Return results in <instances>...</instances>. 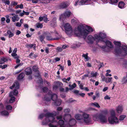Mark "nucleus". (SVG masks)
Wrapping results in <instances>:
<instances>
[{
  "label": "nucleus",
  "mask_w": 127,
  "mask_h": 127,
  "mask_svg": "<svg viewBox=\"0 0 127 127\" xmlns=\"http://www.w3.org/2000/svg\"><path fill=\"white\" fill-rule=\"evenodd\" d=\"M97 73L95 72V73H91V77H96L97 75Z\"/></svg>",
  "instance_id": "obj_47"
},
{
  "label": "nucleus",
  "mask_w": 127,
  "mask_h": 127,
  "mask_svg": "<svg viewBox=\"0 0 127 127\" xmlns=\"http://www.w3.org/2000/svg\"><path fill=\"white\" fill-rule=\"evenodd\" d=\"M122 82L123 84H126L127 83V78L125 76L123 77L122 79Z\"/></svg>",
  "instance_id": "obj_32"
},
{
  "label": "nucleus",
  "mask_w": 127,
  "mask_h": 127,
  "mask_svg": "<svg viewBox=\"0 0 127 127\" xmlns=\"http://www.w3.org/2000/svg\"><path fill=\"white\" fill-rule=\"evenodd\" d=\"M58 66H59L60 67V69H61V70L62 71H63L64 70V66H62L61 65H58Z\"/></svg>",
  "instance_id": "obj_56"
},
{
  "label": "nucleus",
  "mask_w": 127,
  "mask_h": 127,
  "mask_svg": "<svg viewBox=\"0 0 127 127\" xmlns=\"http://www.w3.org/2000/svg\"><path fill=\"white\" fill-rule=\"evenodd\" d=\"M57 19L56 17H54L50 22L51 26H54L56 25Z\"/></svg>",
  "instance_id": "obj_23"
},
{
  "label": "nucleus",
  "mask_w": 127,
  "mask_h": 127,
  "mask_svg": "<svg viewBox=\"0 0 127 127\" xmlns=\"http://www.w3.org/2000/svg\"><path fill=\"white\" fill-rule=\"evenodd\" d=\"M36 27L38 28H41L43 27V25L40 23H37L36 24Z\"/></svg>",
  "instance_id": "obj_36"
},
{
  "label": "nucleus",
  "mask_w": 127,
  "mask_h": 127,
  "mask_svg": "<svg viewBox=\"0 0 127 127\" xmlns=\"http://www.w3.org/2000/svg\"><path fill=\"white\" fill-rule=\"evenodd\" d=\"M110 97L108 95H106L104 97V99H109Z\"/></svg>",
  "instance_id": "obj_61"
},
{
  "label": "nucleus",
  "mask_w": 127,
  "mask_h": 127,
  "mask_svg": "<svg viewBox=\"0 0 127 127\" xmlns=\"http://www.w3.org/2000/svg\"><path fill=\"white\" fill-rule=\"evenodd\" d=\"M115 115V111L112 110L111 112V116L108 118V121L110 124H116L119 123V120Z\"/></svg>",
  "instance_id": "obj_6"
},
{
  "label": "nucleus",
  "mask_w": 127,
  "mask_h": 127,
  "mask_svg": "<svg viewBox=\"0 0 127 127\" xmlns=\"http://www.w3.org/2000/svg\"><path fill=\"white\" fill-rule=\"evenodd\" d=\"M25 74L23 73H21L18 76L17 79L18 80L23 79L24 77Z\"/></svg>",
  "instance_id": "obj_29"
},
{
  "label": "nucleus",
  "mask_w": 127,
  "mask_h": 127,
  "mask_svg": "<svg viewBox=\"0 0 127 127\" xmlns=\"http://www.w3.org/2000/svg\"><path fill=\"white\" fill-rule=\"evenodd\" d=\"M86 2V1H84L83 0L81 1H79V0H77L75 2V6L77 5H83L85 4Z\"/></svg>",
  "instance_id": "obj_19"
},
{
  "label": "nucleus",
  "mask_w": 127,
  "mask_h": 127,
  "mask_svg": "<svg viewBox=\"0 0 127 127\" xmlns=\"http://www.w3.org/2000/svg\"><path fill=\"white\" fill-rule=\"evenodd\" d=\"M72 14V13L70 11H66L63 13V14H62L60 15L59 18L60 20H61L63 15H64L65 17H69Z\"/></svg>",
  "instance_id": "obj_12"
},
{
  "label": "nucleus",
  "mask_w": 127,
  "mask_h": 127,
  "mask_svg": "<svg viewBox=\"0 0 127 127\" xmlns=\"http://www.w3.org/2000/svg\"><path fill=\"white\" fill-rule=\"evenodd\" d=\"M38 2V0H32V2L33 3H36Z\"/></svg>",
  "instance_id": "obj_59"
},
{
  "label": "nucleus",
  "mask_w": 127,
  "mask_h": 127,
  "mask_svg": "<svg viewBox=\"0 0 127 127\" xmlns=\"http://www.w3.org/2000/svg\"><path fill=\"white\" fill-rule=\"evenodd\" d=\"M123 110V107L122 105H119L116 108V111L119 113H121Z\"/></svg>",
  "instance_id": "obj_16"
},
{
  "label": "nucleus",
  "mask_w": 127,
  "mask_h": 127,
  "mask_svg": "<svg viewBox=\"0 0 127 127\" xmlns=\"http://www.w3.org/2000/svg\"><path fill=\"white\" fill-rule=\"evenodd\" d=\"M95 39V38L93 36L89 35L87 37V42L88 43L92 44L93 43Z\"/></svg>",
  "instance_id": "obj_14"
},
{
  "label": "nucleus",
  "mask_w": 127,
  "mask_h": 127,
  "mask_svg": "<svg viewBox=\"0 0 127 127\" xmlns=\"http://www.w3.org/2000/svg\"><path fill=\"white\" fill-rule=\"evenodd\" d=\"M90 105L92 106H94V107L98 108H100V106L99 105V104L97 103L96 102L92 103H91Z\"/></svg>",
  "instance_id": "obj_30"
},
{
  "label": "nucleus",
  "mask_w": 127,
  "mask_h": 127,
  "mask_svg": "<svg viewBox=\"0 0 127 127\" xmlns=\"http://www.w3.org/2000/svg\"><path fill=\"white\" fill-rule=\"evenodd\" d=\"M93 119L95 121H99L102 124L106 123L107 122V118L105 115L103 114H95L93 115Z\"/></svg>",
  "instance_id": "obj_4"
},
{
  "label": "nucleus",
  "mask_w": 127,
  "mask_h": 127,
  "mask_svg": "<svg viewBox=\"0 0 127 127\" xmlns=\"http://www.w3.org/2000/svg\"><path fill=\"white\" fill-rule=\"evenodd\" d=\"M44 38L45 37L41 35L39 37L40 40L41 41H42Z\"/></svg>",
  "instance_id": "obj_51"
},
{
  "label": "nucleus",
  "mask_w": 127,
  "mask_h": 127,
  "mask_svg": "<svg viewBox=\"0 0 127 127\" xmlns=\"http://www.w3.org/2000/svg\"><path fill=\"white\" fill-rule=\"evenodd\" d=\"M49 113H51L48 112L46 114L44 113H42L40 114L38 118L40 119H42L43 118L44 116L45 117V118L44 120L42 122V123L44 122H46L48 120V118H46L47 116V114Z\"/></svg>",
  "instance_id": "obj_13"
},
{
  "label": "nucleus",
  "mask_w": 127,
  "mask_h": 127,
  "mask_svg": "<svg viewBox=\"0 0 127 127\" xmlns=\"http://www.w3.org/2000/svg\"><path fill=\"white\" fill-rule=\"evenodd\" d=\"M19 57L18 56L14 57V58L16 59V62L17 63H18L20 62V60L18 59Z\"/></svg>",
  "instance_id": "obj_50"
},
{
  "label": "nucleus",
  "mask_w": 127,
  "mask_h": 127,
  "mask_svg": "<svg viewBox=\"0 0 127 127\" xmlns=\"http://www.w3.org/2000/svg\"><path fill=\"white\" fill-rule=\"evenodd\" d=\"M26 47L28 48H33L34 50H35V45L30 44L29 43L25 45Z\"/></svg>",
  "instance_id": "obj_22"
},
{
  "label": "nucleus",
  "mask_w": 127,
  "mask_h": 127,
  "mask_svg": "<svg viewBox=\"0 0 127 127\" xmlns=\"http://www.w3.org/2000/svg\"><path fill=\"white\" fill-rule=\"evenodd\" d=\"M106 37V34L101 32L97 33L94 35L95 39L97 40L98 42L103 41V39Z\"/></svg>",
  "instance_id": "obj_7"
},
{
  "label": "nucleus",
  "mask_w": 127,
  "mask_h": 127,
  "mask_svg": "<svg viewBox=\"0 0 127 127\" xmlns=\"http://www.w3.org/2000/svg\"><path fill=\"white\" fill-rule=\"evenodd\" d=\"M70 110L69 108H66L64 109V111L65 113H69Z\"/></svg>",
  "instance_id": "obj_52"
},
{
  "label": "nucleus",
  "mask_w": 127,
  "mask_h": 127,
  "mask_svg": "<svg viewBox=\"0 0 127 127\" xmlns=\"http://www.w3.org/2000/svg\"><path fill=\"white\" fill-rule=\"evenodd\" d=\"M9 38H11L14 36V32H11L10 30H8L7 32Z\"/></svg>",
  "instance_id": "obj_26"
},
{
  "label": "nucleus",
  "mask_w": 127,
  "mask_h": 127,
  "mask_svg": "<svg viewBox=\"0 0 127 127\" xmlns=\"http://www.w3.org/2000/svg\"><path fill=\"white\" fill-rule=\"evenodd\" d=\"M59 113L58 112L53 111V113L47 114L46 118L48 119L46 121L42 123V125H46L49 123L48 124L49 127H58V121L56 120L54 116L58 115Z\"/></svg>",
  "instance_id": "obj_2"
},
{
  "label": "nucleus",
  "mask_w": 127,
  "mask_h": 127,
  "mask_svg": "<svg viewBox=\"0 0 127 127\" xmlns=\"http://www.w3.org/2000/svg\"><path fill=\"white\" fill-rule=\"evenodd\" d=\"M23 64L22 63H20L19 64H17L15 67V69H16L18 67H19V66H22Z\"/></svg>",
  "instance_id": "obj_53"
},
{
  "label": "nucleus",
  "mask_w": 127,
  "mask_h": 127,
  "mask_svg": "<svg viewBox=\"0 0 127 127\" xmlns=\"http://www.w3.org/2000/svg\"><path fill=\"white\" fill-rule=\"evenodd\" d=\"M19 84L18 82L16 81L15 82L13 85L10 87V88L12 89L14 88H15V89L14 90V91L13 93V94L15 95H17L18 94V91L17 89L19 88Z\"/></svg>",
  "instance_id": "obj_9"
},
{
  "label": "nucleus",
  "mask_w": 127,
  "mask_h": 127,
  "mask_svg": "<svg viewBox=\"0 0 127 127\" xmlns=\"http://www.w3.org/2000/svg\"><path fill=\"white\" fill-rule=\"evenodd\" d=\"M29 56L31 58H32L33 57H36V56L33 53H31L29 54Z\"/></svg>",
  "instance_id": "obj_44"
},
{
  "label": "nucleus",
  "mask_w": 127,
  "mask_h": 127,
  "mask_svg": "<svg viewBox=\"0 0 127 127\" xmlns=\"http://www.w3.org/2000/svg\"><path fill=\"white\" fill-rule=\"evenodd\" d=\"M106 77H105L104 76H101V78L103 81L105 82V81L106 80Z\"/></svg>",
  "instance_id": "obj_55"
},
{
  "label": "nucleus",
  "mask_w": 127,
  "mask_h": 127,
  "mask_svg": "<svg viewBox=\"0 0 127 127\" xmlns=\"http://www.w3.org/2000/svg\"><path fill=\"white\" fill-rule=\"evenodd\" d=\"M126 116L125 115H121L119 117V119L120 121H122L126 117Z\"/></svg>",
  "instance_id": "obj_42"
},
{
  "label": "nucleus",
  "mask_w": 127,
  "mask_h": 127,
  "mask_svg": "<svg viewBox=\"0 0 127 127\" xmlns=\"http://www.w3.org/2000/svg\"><path fill=\"white\" fill-rule=\"evenodd\" d=\"M74 93L76 95H79V91L77 90H75L73 91Z\"/></svg>",
  "instance_id": "obj_64"
},
{
  "label": "nucleus",
  "mask_w": 127,
  "mask_h": 127,
  "mask_svg": "<svg viewBox=\"0 0 127 127\" xmlns=\"http://www.w3.org/2000/svg\"><path fill=\"white\" fill-rule=\"evenodd\" d=\"M119 0H110V2L112 4H115L117 3L118 1Z\"/></svg>",
  "instance_id": "obj_41"
},
{
  "label": "nucleus",
  "mask_w": 127,
  "mask_h": 127,
  "mask_svg": "<svg viewBox=\"0 0 127 127\" xmlns=\"http://www.w3.org/2000/svg\"><path fill=\"white\" fill-rule=\"evenodd\" d=\"M66 33L68 35H70L73 32L78 36H82L85 38L90 32L93 31L91 27L87 26H80L75 28L73 31L70 25L68 23L65 24L64 26Z\"/></svg>",
  "instance_id": "obj_1"
},
{
  "label": "nucleus",
  "mask_w": 127,
  "mask_h": 127,
  "mask_svg": "<svg viewBox=\"0 0 127 127\" xmlns=\"http://www.w3.org/2000/svg\"><path fill=\"white\" fill-rule=\"evenodd\" d=\"M8 61V60L4 58H3L1 59H0V62H2L1 63H0V64H2L4 62H5L7 61Z\"/></svg>",
  "instance_id": "obj_39"
},
{
  "label": "nucleus",
  "mask_w": 127,
  "mask_h": 127,
  "mask_svg": "<svg viewBox=\"0 0 127 127\" xmlns=\"http://www.w3.org/2000/svg\"><path fill=\"white\" fill-rule=\"evenodd\" d=\"M11 4L12 5L16 6L18 4V2H17L15 1H12L11 2Z\"/></svg>",
  "instance_id": "obj_48"
},
{
  "label": "nucleus",
  "mask_w": 127,
  "mask_h": 127,
  "mask_svg": "<svg viewBox=\"0 0 127 127\" xmlns=\"http://www.w3.org/2000/svg\"><path fill=\"white\" fill-rule=\"evenodd\" d=\"M41 2L44 3H48L51 1V0H42Z\"/></svg>",
  "instance_id": "obj_46"
},
{
  "label": "nucleus",
  "mask_w": 127,
  "mask_h": 127,
  "mask_svg": "<svg viewBox=\"0 0 127 127\" xmlns=\"http://www.w3.org/2000/svg\"><path fill=\"white\" fill-rule=\"evenodd\" d=\"M106 45L109 48H111L113 47V45L112 44L111 42L109 40H106L105 42Z\"/></svg>",
  "instance_id": "obj_21"
},
{
  "label": "nucleus",
  "mask_w": 127,
  "mask_h": 127,
  "mask_svg": "<svg viewBox=\"0 0 127 127\" xmlns=\"http://www.w3.org/2000/svg\"><path fill=\"white\" fill-rule=\"evenodd\" d=\"M13 96L12 92H10L9 94V96L11 97L9 100V102L10 103H12L15 101V98L14 96Z\"/></svg>",
  "instance_id": "obj_20"
},
{
  "label": "nucleus",
  "mask_w": 127,
  "mask_h": 127,
  "mask_svg": "<svg viewBox=\"0 0 127 127\" xmlns=\"http://www.w3.org/2000/svg\"><path fill=\"white\" fill-rule=\"evenodd\" d=\"M42 90L44 92H46L48 91V89L46 87H45L43 88Z\"/></svg>",
  "instance_id": "obj_49"
},
{
  "label": "nucleus",
  "mask_w": 127,
  "mask_h": 127,
  "mask_svg": "<svg viewBox=\"0 0 127 127\" xmlns=\"http://www.w3.org/2000/svg\"><path fill=\"white\" fill-rule=\"evenodd\" d=\"M75 118L77 120H81L82 123V115L79 114H77L75 115Z\"/></svg>",
  "instance_id": "obj_18"
},
{
  "label": "nucleus",
  "mask_w": 127,
  "mask_h": 127,
  "mask_svg": "<svg viewBox=\"0 0 127 127\" xmlns=\"http://www.w3.org/2000/svg\"><path fill=\"white\" fill-rule=\"evenodd\" d=\"M76 86V84L74 83L73 84L71 85L70 84L69 85V86L70 87V88H69V90H71L73 89L74 88H75Z\"/></svg>",
  "instance_id": "obj_33"
},
{
  "label": "nucleus",
  "mask_w": 127,
  "mask_h": 127,
  "mask_svg": "<svg viewBox=\"0 0 127 127\" xmlns=\"http://www.w3.org/2000/svg\"><path fill=\"white\" fill-rule=\"evenodd\" d=\"M32 70L33 71L35 72H37L38 73V67L37 66L34 65L32 67Z\"/></svg>",
  "instance_id": "obj_34"
},
{
  "label": "nucleus",
  "mask_w": 127,
  "mask_h": 127,
  "mask_svg": "<svg viewBox=\"0 0 127 127\" xmlns=\"http://www.w3.org/2000/svg\"><path fill=\"white\" fill-rule=\"evenodd\" d=\"M89 116V115L86 113H83L82 114V123H84L88 124L91 121V118Z\"/></svg>",
  "instance_id": "obj_8"
},
{
  "label": "nucleus",
  "mask_w": 127,
  "mask_h": 127,
  "mask_svg": "<svg viewBox=\"0 0 127 127\" xmlns=\"http://www.w3.org/2000/svg\"><path fill=\"white\" fill-rule=\"evenodd\" d=\"M1 114L2 115L7 116L9 115V113L7 111L4 110L1 112Z\"/></svg>",
  "instance_id": "obj_31"
},
{
  "label": "nucleus",
  "mask_w": 127,
  "mask_h": 127,
  "mask_svg": "<svg viewBox=\"0 0 127 127\" xmlns=\"http://www.w3.org/2000/svg\"><path fill=\"white\" fill-rule=\"evenodd\" d=\"M5 4L9 5L10 4V1L9 0H7L5 2Z\"/></svg>",
  "instance_id": "obj_63"
},
{
  "label": "nucleus",
  "mask_w": 127,
  "mask_h": 127,
  "mask_svg": "<svg viewBox=\"0 0 127 127\" xmlns=\"http://www.w3.org/2000/svg\"><path fill=\"white\" fill-rule=\"evenodd\" d=\"M57 50L59 52H61L63 50L62 48L60 47H57Z\"/></svg>",
  "instance_id": "obj_54"
},
{
  "label": "nucleus",
  "mask_w": 127,
  "mask_h": 127,
  "mask_svg": "<svg viewBox=\"0 0 127 127\" xmlns=\"http://www.w3.org/2000/svg\"><path fill=\"white\" fill-rule=\"evenodd\" d=\"M62 117L61 115H60L57 117V119L58 120H59L58 121V126H59V127H67V123H65L64 121L61 120Z\"/></svg>",
  "instance_id": "obj_10"
},
{
  "label": "nucleus",
  "mask_w": 127,
  "mask_h": 127,
  "mask_svg": "<svg viewBox=\"0 0 127 127\" xmlns=\"http://www.w3.org/2000/svg\"><path fill=\"white\" fill-rule=\"evenodd\" d=\"M124 5L125 3L124 2L122 1L119 2L118 4V7L121 9L124 8Z\"/></svg>",
  "instance_id": "obj_28"
},
{
  "label": "nucleus",
  "mask_w": 127,
  "mask_h": 127,
  "mask_svg": "<svg viewBox=\"0 0 127 127\" xmlns=\"http://www.w3.org/2000/svg\"><path fill=\"white\" fill-rule=\"evenodd\" d=\"M71 116L68 114L65 116L64 120L67 122V127H74L76 125V122L74 119H71Z\"/></svg>",
  "instance_id": "obj_5"
},
{
  "label": "nucleus",
  "mask_w": 127,
  "mask_h": 127,
  "mask_svg": "<svg viewBox=\"0 0 127 127\" xmlns=\"http://www.w3.org/2000/svg\"><path fill=\"white\" fill-rule=\"evenodd\" d=\"M46 39L48 40H54V38H53L51 36L48 35L46 37Z\"/></svg>",
  "instance_id": "obj_40"
},
{
  "label": "nucleus",
  "mask_w": 127,
  "mask_h": 127,
  "mask_svg": "<svg viewBox=\"0 0 127 127\" xmlns=\"http://www.w3.org/2000/svg\"><path fill=\"white\" fill-rule=\"evenodd\" d=\"M69 3L67 2H65L61 3L60 5V7L62 8H64L67 7L69 5Z\"/></svg>",
  "instance_id": "obj_15"
},
{
  "label": "nucleus",
  "mask_w": 127,
  "mask_h": 127,
  "mask_svg": "<svg viewBox=\"0 0 127 127\" xmlns=\"http://www.w3.org/2000/svg\"><path fill=\"white\" fill-rule=\"evenodd\" d=\"M43 21L45 23H47L48 21L49 20H48V18H47V15H45L43 16Z\"/></svg>",
  "instance_id": "obj_35"
},
{
  "label": "nucleus",
  "mask_w": 127,
  "mask_h": 127,
  "mask_svg": "<svg viewBox=\"0 0 127 127\" xmlns=\"http://www.w3.org/2000/svg\"><path fill=\"white\" fill-rule=\"evenodd\" d=\"M16 26L18 27H20L21 26V24L19 22H18L16 23Z\"/></svg>",
  "instance_id": "obj_57"
},
{
  "label": "nucleus",
  "mask_w": 127,
  "mask_h": 127,
  "mask_svg": "<svg viewBox=\"0 0 127 127\" xmlns=\"http://www.w3.org/2000/svg\"><path fill=\"white\" fill-rule=\"evenodd\" d=\"M103 66V63H100L98 65L99 69L100 68Z\"/></svg>",
  "instance_id": "obj_60"
},
{
  "label": "nucleus",
  "mask_w": 127,
  "mask_h": 127,
  "mask_svg": "<svg viewBox=\"0 0 127 127\" xmlns=\"http://www.w3.org/2000/svg\"><path fill=\"white\" fill-rule=\"evenodd\" d=\"M81 43H80L77 42L76 43L74 44V47L75 48H78L81 45Z\"/></svg>",
  "instance_id": "obj_38"
},
{
  "label": "nucleus",
  "mask_w": 127,
  "mask_h": 127,
  "mask_svg": "<svg viewBox=\"0 0 127 127\" xmlns=\"http://www.w3.org/2000/svg\"><path fill=\"white\" fill-rule=\"evenodd\" d=\"M112 79V77H106L105 82L106 83L110 82L111 81Z\"/></svg>",
  "instance_id": "obj_37"
},
{
  "label": "nucleus",
  "mask_w": 127,
  "mask_h": 127,
  "mask_svg": "<svg viewBox=\"0 0 127 127\" xmlns=\"http://www.w3.org/2000/svg\"><path fill=\"white\" fill-rule=\"evenodd\" d=\"M88 55V54H83L82 55V56L84 57L87 61H88L89 60Z\"/></svg>",
  "instance_id": "obj_43"
},
{
  "label": "nucleus",
  "mask_w": 127,
  "mask_h": 127,
  "mask_svg": "<svg viewBox=\"0 0 127 127\" xmlns=\"http://www.w3.org/2000/svg\"><path fill=\"white\" fill-rule=\"evenodd\" d=\"M57 98V95L55 94H52L51 95V98H46V97H45L44 98V101L46 103L48 102V103H50V101L52 99V100L53 101H55L56 100Z\"/></svg>",
  "instance_id": "obj_11"
},
{
  "label": "nucleus",
  "mask_w": 127,
  "mask_h": 127,
  "mask_svg": "<svg viewBox=\"0 0 127 127\" xmlns=\"http://www.w3.org/2000/svg\"><path fill=\"white\" fill-rule=\"evenodd\" d=\"M12 108V107L10 105H8L6 106V109L8 110H11Z\"/></svg>",
  "instance_id": "obj_45"
},
{
  "label": "nucleus",
  "mask_w": 127,
  "mask_h": 127,
  "mask_svg": "<svg viewBox=\"0 0 127 127\" xmlns=\"http://www.w3.org/2000/svg\"><path fill=\"white\" fill-rule=\"evenodd\" d=\"M68 47V45H64L62 46V48L63 49H65Z\"/></svg>",
  "instance_id": "obj_58"
},
{
  "label": "nucleus",
  "mask_w": 127,
  "mask_h": 127,
  "mask_svg": "<svg viewBox=\"0 0 127 127\" xmlns=\"http://www.w3.org/2000/svg\"><path fill=\"white\" fill-rule=\"evenodd\" d=\"M62 101L61 99H59L56 100V101H55V105L56 106H60L61 104Z\"/></svg>",
  "instance_id": "obj_27"
},
{
  "label": "nucleus",
  "mask_w": 127,
  "mask_h": 127,
  "mask_svg": "<svg viewBox=\"0 0 127 127\" xmlns=\"http://www.w3.org/2000/svg\"><path fill=\"white\" fill-rule=\"evenodd\" d=\"M11 55L12 56L14 57L18 56H17V54L16 53H13L11 54Z\"/></svg>",
  "instance_id": "obj_62"
},
{
  "label": "nucleus",
  "mask_w": 127,
  "mask_h": 127,
  "mask_svg": "<svg viewBox=\"0 0 127 127\" xmlns=\"http://www.w3.org/2000/svg\"><path fill=\"white\" fill-rule=\"evenodd\" d=\"M25 72L26 75H28L31 74L32 72L31 68L28 67L25 69Z\"/></svg>",
  "instance_id": "obj_17"
},
{
  "label": "nucleus",
  "mask_w": 127,
  "mask_h": 127,
  "mask_svg": "<svg viewBox=\"0 0 127 127\" xmlns=\"http://www.w3.org/2000/svg\"><path fill=\"white\" fill-rule=\"evenodd\" d=\"M11 18L13 22H15L16 21H17L20 19L19 17H18V16L16 15L12 17Z\"/></svg>",
  "instance_id": "obj_24"
},
{
  "label": "nucleus",
  "mask_w": 127,
  "mask_h": 127,
  "mask_svg": "<svg viewBox=\"0 0 127 127\" xmlns=\"http://www.w3.org/2000/svg\"><path fill=\"white\" fill-rule=\"evenodd\" d=\"M114 43L115 45V52L120 56H125L127 54V46L123 45L121 46V43L120 41H114Z\"/></svg>",
  "instance_id": "obj_3"
},
{
  "label": "nucleus",
  "mask_w": 127,
  "mask_h": 127,
  "mask_svg": "<svg viewBox=\"0 0 127 127\" xmlns=\"http://www.w3.org/2000/svg\"><path fill=\"white\" fill-rule=\"evenodd\" d=\"M55 35L56 37L55 38H54V40H58L60 39L62 37V36L61 35L59 34L57 32H56L55 34Z\"/></svg>",
  "instance_id": "obj_25"
}]
</instances>
